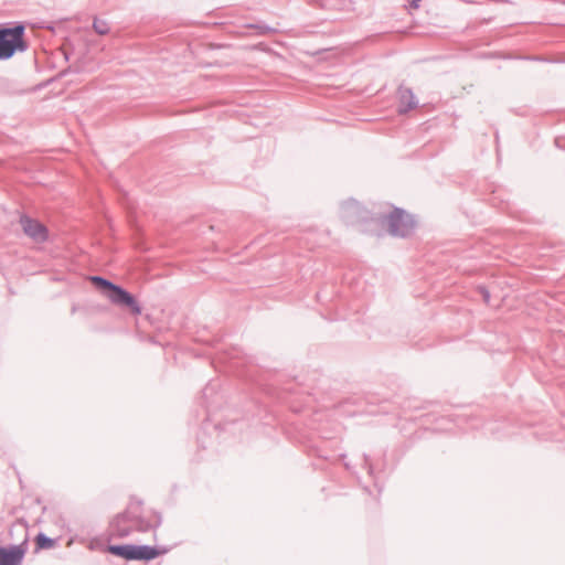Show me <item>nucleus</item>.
Instances as JSON below:
<instances>
[{"mask_svg":"<svg viewBox=\"0 0 565 565\" xmlns=\"http://www.w3.org/2000/svg\"><path fill=\"white\" fill-rule=\"evenodd\" d=\"M92 281L96 286L104 288V289H108V290H111V288L115 286L113 282H110L102 277H92Z\"/></svg>","mask_w":565,"mask_h":565,"instance_id":"obj_13","label":"nucleus"},{"mask_svg":"<svg viewBox=\"0 0 565 565\" xmlns=\"http://www.w3.org/2000/svg\"><path fill=\"white\" fill-rule=\"evenodd\" d=\"M376 36H380V35H385L384 33H376L375 34Z\"/></svg>","mask_w":565,"mask_h":565,"instance_id":"obj_17","label":"nucleus"},{"mask_svg":"<svg viewBox=\"0 0 565 565\" xmlns=\"http://www.w3.org/2000/svg\"><path fill=\"white\" fill-rule=\"evenodd\" d=\"M379 221L390 234L402 237L409 235L416 225L412 215L396 207L383 213Z\"/></svg>","mask_w":565,"mask_h":565,"instance_id":"obj_2","label":"nucleus"},{"mask_svg":"<svg viewBox=\"0 0 565 565\" xmlns=\"http://www.w3.org/2000/svg\"><path fill=\"white\" fill-rule=\"evenodd\" d=\"M279 24L271 26L264 21H256L253 23H247L245 26L248 29L257 30V35H263L266 33H280L281 30L278 28Z\"/></svg>","mask_w":565,"mask_h":565,"instance_id":"obj_10","label":"nucleus"},{"mask_svg":"<svg viewBox=\"0 0 565 565\" xmlns=\"http://www.w3.org/2000/svg\"><path fill=\"white\" fill-rule=\"evenodd\" d=\"M110 291H111V294L109 295V299L114 303L125 305V306L129 307L134 313H136V315L140 313V311H141L140 307L138 306L137 301L129 292H127L126 290H124L122 288H120L119 286H116V285L111 288Z\"/></svg>","mask_w":565,"mask_h":565,"instance_id":"obj_7","label":"nucleus"},{"mask_svg":"<svg viewBox=\"0 0 565 565\" xmlns=\"http://www.w3.org/2000/svg\"><path fill=\"white\" fill-rule=\"evenodd\" d=\"M399 102H401V113H405L416 106V102L413 93L407 88H401L398 90Z\"/></svg>","mask_w":565,"mask_h":565,"instance_id":"obj_9","label":"nucleus"},{"mask_svg":"<svg viewBox=\"0 0 565 565\" xmlns=\"http://www.w3.org/2000/svg\"><path fill=\"white\" fill-rule=\"evenodd\" d=\"M24 47L23 38H0V58H8L15 51H22Z\"/></svg>","mask_w":565,"mask_h":565,"instance_id":"obj_8","label":"nucleus"},{"mask_svg":"<svg viewBox=\"0 0 565 565\" xmlns=\"http://www.w3.org/2000/svg\"><path fill=\"white\" fill-rule=\"evenodd\" d=\"M300 49L307 55L319 56L333 51L334 46L327 41V38H306Z\"/></svg>","mask_w":565,"mask_h":565,"instance_id":"obj_5","label":"nucleus"},{"mask_svg":"<svg viewBox=\"0 0 565 565\" xmlns=\"http://www.w3.org/2000/svg\"><path fill=\"white\" fill-rule=\"evenodd\" d=\"M109 553L127 561H151L166 554L167 550H159L148 545H111Z\"/></svg>","mask_w":565,"mask_h":565,"instance_id":"obj_3","label":"nucleus"},{"mask_svg":"<svg viewBox=\"0 0 565 565\" xmlns=\"http://www.w3.org/2000/svg\"><path fill=\"white\" fill-rule=\"evenodd\" d=\"M28 551V537L21 544L10 547H0V565H20Z\"/></svg>","mask_w":565,"mask_h":565,"instance_id":"obj_4","label":"nucleus"},{"mask_svg":"<svg viewBox=\"0 0 565 565\" xmlns=\"http://www.w3.org/2000/svg\"><path fill=\"white\" fill-rule=\"evenodd\" d=\"M92 28L97 33V35H107L109 32V26H108L107 21L98 19V18H94Z\"/></svg>","mask_w":565,"mask_h":565,"instance_id":"obj_11","label":"nucleus"},{"mask_svg":"<svg viewBox=\"0 0 565 565\" xmlns=\"http://www.w3.org/2000/svg\"><path fill=\"white\" fill-rule=\"evenodd\" d=\"M35 543L38 550L52 548L54 546V541L42 533L36 536Z\"/></svg>","mask_w":565,"mask_h":565,"instance_id":"obj_12","label":"nucleus"},{"mask_svg":"<svg viewBox=\"0 0 565 565\" xmlns=\"http://www.w3.org/2000/svg\"><path fill=\"white\" fill-rule=\"evenodd\" d=\"M420 1H422V0H409V1H408V7H409L411 9H418V8H419V2H420Z\"/></svg>","mask_w":565,"mask_h":565,"instance_id":"obj_15","label":"nucleus"},{"mask_svg":"<svg viewBox=\"0 0 565 565\" xmlns=\"http://www.w3.org/2000/svg\"><path fill=\"white\" fill-rule=\"evenodd\" d=\"M20 223L23 232L33 241L38 243L46 241L47 230L43 224L29 217H21Z\"/></svg>","mask_w":565,"mask_h":565,"instance_id":"obj_6","label":"nucleus"},{"mask_svg":"<svg viewBox=\"0 0 565 565\" xmlns=\"http://www.w3.org/2000/svg\"><path fill=\"white\" fill-rule=\"evenodd\" d=\"M481 294H482L484 302L489 303L490 302V292L487 289L482 288Z\"/></svg>","mask_w":565,"mask_h":565,"instance_id":"obj_14","label":"nucleus"},{"mask_svg":"<svg viewBox=\"0 0 565 565\" xmlns=\"http://www.w3.org/2000/svg\"><path fill=\"white\" fill-rule=\"evenodd\" d=\"M26 26H30L32 30L38 29H46L55 32L70 31L71 34L79 33L82 31H88V20H86L85 25H81V21L77 19L68 21H60L56 23H50L45 21L41 22H8L0 24V36H22L25 35Z\"/></svg>","mask_w":565,"mask_h":565,"instance_id":"obj_1","label":"nucleus"},{"mask_svg":"<svg viewBox=\"0 0 565 565\" xmlns=\"http://www.w3.org/2000/svg\"><path fill=\"white\" fill-rule=\"evenodd\" d=\"M226 35H237V36H241V35H247V34L244 33V32H239V31H228V32H226Z\"/></svg>","mask_w":565,"mask_h":565,"instance_id":"obj_16","label":"nucleus"}]
</instances>
